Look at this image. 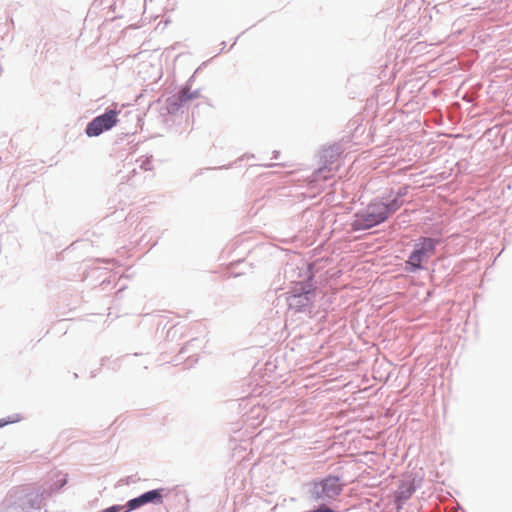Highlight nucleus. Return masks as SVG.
<instances>
[{
    "label": "nucleus",
    "instance_id": "20e7f679",
    "mask_svg": "<svg viewBox=\"0 0 512 512\" xmlns=\"http://www.w3.org/2000/svg\"><path fill=\"white\" fill-rule=\"evenodd\" d=\"M435 244L436 242L431 238H421L407 263L414 269L421 268V263L433 254Z\"/></svg>",
    "mask_w": 512,
    "mask_h": 512
},
{
    "label": "nucleus",
    "instance_id": "f257e3e1",
    "mask_svg": "<svg viewBox=\"0 0 512 512\" xmlns=\"http://www.w3.org/2000/svg\"><path fill=\"white\" fill-rule=\"evenodd\" d=\"M402 206L399 198L393 199L390 203L373 202L369 204L366 210L357 215L356 223L361 228H371L384 222L390 214L397 211Z\"/></svg>",
    "mask_w": 512,
    "mask_h": 512
},
{
    "label": "nucleus",
    "instance_id": "39448f33",
    "mask_svg": "<svg viewBox=\"0 0 512 512\" xmlns=\"http://www.w3.org/2000/svg\"><path fill=\"white\" fill-rule=\"evenodd\" d=\"M142 497L145 501V503L152 502L154 500H158L161 502V494L157 490L148 491L144 494H142Z\"/></svg>",
    "mask_w": 512,
    "mask_h": 512
},
{
    "label": "nucleus",
    "instance_id": "7ed1b4c3",
    "mask_svg": "<svg viewBox=\"0 0 512 512\" xmlns=\"http://www.w3.org/2000/svg\"><path fill=\"white\" fill-rule=\"evenodd\" d=\"M118 122V112L109 110L103 115L94 118L86 128V133L90 137L99 136L102 132L110 130Z\"/></svg>",
    "mask_w": 512,
    "mask_h": 512
},
{
    "label": "nucleus",
    "instance_id": "423d86ee",
    "mask_svg": "<svg viewBox=\"0 0 512 512\" xmlns=\"http://www.w3.org/2000/svg\"><path fill=\"white\" fill-rule=\"evenodd\" d=\"M144 504H146V503H145V501H144V499H143V497L141 495V496H139L137 498H134V499L128 501L127 507H128L129 510H134V509H136V508H138V507H140V506H142Z\"/></svg>",
    "mask_w": 512,
    "mask_h": 512
},
{
    "label": "nucleus",
    "instance_id": "0eeeda50",
    "mask_svg": "<svg viewBox=\"0 0 512 512\" xmlns=\"http://www.w3.org/2000/svg\"><path fill=\"white\" fill-rule=\"evenodd\" d=\"M122 509H123L122 506H112V507H109L101 512H120Z\"/></svg>",
    "mask_w": 512,
    "mask_h": 512
},
{
    "label": "nucleus",
    "instance_id": "f03ea898",
    "mask_svg": "<svg viewBox=\"0 0 512 512\" xmlns=\"http://www.w3.org/2000/svg\"><path fill=\"white\" fill-rule=\"evenodd\" d=\"M341 492L342 485L340 484L339 478L329 476L320 482L314 483L311 497L315 501L325 498L333 499L340 495Z\"/></svg>",
    "mask_w": 512,
    "mask_h": 512
}]
</instances>
